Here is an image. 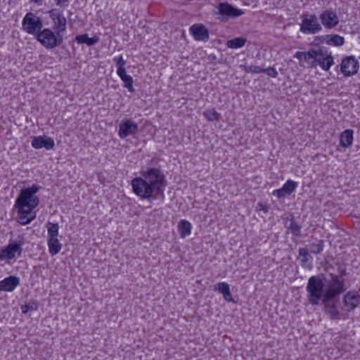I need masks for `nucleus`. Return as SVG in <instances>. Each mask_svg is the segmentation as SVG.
Instances as JSON below:
<instances>
[{
    "mask_svg": "<svg viewBox=\"0 0 360 360\" xmlns=\"http://www.w3.org/2000/svg\"><path fill=\"white\" fill-rule=\"evenodd\" d=\"M141 176L131 181L134 193L143 199H154L162 194L167 186L166 176L160 167L148 166L140 172Z\"/></svg>",
    "mask_w": 360,
    "mask_h": 360,
    "instance_id": "obj_1",
    "label": "nucleus"
},
{
    "mask_svg": "<svg viewBox=\"0 0 360 360\" xmlns=\"http://www.w3.org/2000/svg\"><path fill=\"white\" fill-rule=\"evenodd\" d=\"M41 188L39 185L34 184L32 186L20 191L14 205V210L18 213L17 221L19 224L26 225L35 219L36 212H34V209L39 203V199L36 193Z\"/></svg>",
    "mask_w": 360,
    "mask_h": 360,
    "instance_id": "obj_2",
    "label": "nucleus"
},
{
    "mask_svg": "<svg viewBox=\"0 0 360 360\" xmlns=\"http://www.w3.org/2000/svg\"><path fill=\"white\" fill-rule=\"evenodd\" d=\"M310 57L308 68H316L318 65L324 71L330 70L334 64L331 52L325 46H316L310 49Z\"/></svg>",
    "mask_w": 360,
    "mask_h": 360,
    "instance_id": "obj_3",
    "label": "nucleus"
},
{
    "mask_svg": "<svg viewBox=\"0 0 360 360\" xmlns=\"http://www.w3.org/2000/svg\"><path fill=\"white\" fill-rule=\"evenodd\" d=\"M307 298L311 305H319L325 299L324 283L320 276H312L306 286Z\"/></svg>",
    "mask_w": 360,
    "mask_h": 360,
    "instance_id": "obj_4",
    "label": "nucleus"
},
{
    "mask_svg": "<svg viewBox=\"0 0 360 360\" xmlns=\"http://www.w3.org/2000/svg\"><path fill=\"white\" fill-rule=\"evenodd\" d=\"M345 275V269H342L338 275L333 273L328 274L329 278L325 279L326 283L325 296L327 299H335L345 291L343 278Z\"/></svg>",
    "mask_w": 360,
    "mask_h": 360,
    "instance_id": "obj_5",
    "label": "nucleus"
},
{
    "mask_svg": "<svg viewBox=\"0 0 360 360\" xmlns=\"http://www.w3.org/2000/svg\"><path fill=\"white\" fill-rule=\"evenodd\" d=\"M36 38L41 44L48 49H54L55 47L60 46L63 42L62 35H56L49 28L41 30L36 36Z\"/></svg>",
    "mask_w": 360,
    "mask_h": 360,
    "instance_id": "obj_6",
    "label": "nucleus"
},
{
    "mask_svg": "<svg viewBox=\"0 0 360 360\" xmlns=\"http://www.w3.org/2000/svg\"><path fill=\"white\" fill-rule=\"evenodd\" d=\"M42 27L43 22L39 16L32 12L25 14L22 21L23 31L29 34L37 36Z\"/></svg>",
    "mask_w": 360,
    "mask_h": 360,
    "instance_id": "obj_7",
    "label": "nucleus"
},
{
    "mask_svg": "<svg viewBox=\"0 0 360 360\" xmlns=\"http://www.w3.org/2000/svg\"><path fill=\"white\" fill-rule=\"evenodd\" d=\"M300 31L305 34H316L322 30L321 24L315 14H304L302 16Z\"/></svg>",
    "mask_w": 360,
    "mask_h": 360,
    "instance_id": "obj_8",
    "label": "nucleus"
},
{
    "mask_svg": "<svg viewBox=\"0 0 360 360\" xmlns=\"http://www.w3.org/2000/svg\"><path fill=\"white\" fill-rule=\"evenodd\" d=\"M217 12L220 17L218 19L222 21H227L229 19H234L244 14V11L241 9L235 8L228 2H221L217 6Z\"/></svg>",
    "mask_w": 360,
    "mask_h": 360,
    "instance_id": "obj_9",
    "label": "nucleus"
},
{
    "mask_svg": "<svg viewBox=\"0 0 360 360\" xmlns=\"http://www.w3.org/2000/svg\"><path fill=\"white\" fill-rule=\"evenodd\" d=\"M22 243H10L7 246L1 248L0 250V260H11L15 258L16 255L18 257H20L22 252Z\"/></svg>",
    "mask_w": 360,
    "mask_h": 360,
    "instance_id": "obj_10",
    "label": "nucleus"
},
{
    "mask_svg": "<svg viewBox=\"0 0 360 360\" xmlns=\"http://www.w3.org/2000/svg\"><path fill=\"white\" fill-rule=\"evenodd\" d=\"M139 125L131 119L122 120L119 125L118 135L121 139L133 136L137 133Z\"/></svg>",
    "mask_w": 360,
    "mask_h": 360,
    "instance_id": "obj_11",
    "label": "nucleus"
},
{
    "mask_svg": "<svg viewBox=\"0 0 360 360\" xmlns=\"http://www.w3.org/2000/svg\"><path fill=\"white\" fill-rule=\"evenodd\" d=\"M359 67V62L354 56H347L342 59L340 70L345 76L349 77L357 73Z\"/></svg>",
    "mask_w": 360,
    "mask_h": 360,
    "instance_id": "obj_12",
    "label": "nucleus"
},
{
    "mask_svg": "<svg viewBox=\"0 0 360 360\" xmlns=\"http://www.w3.org/2000/svg\"><path fill=\"white\" fill-rule=\"evenodd\" d=\"M189 32L195 41H207L210 39V32L206 26L202 23L191 25Z\"/></svg>",
    "mask_w": 360,
    "mask_h": 360,
    "instance_id": "obj_13",
    "label": "nucleus"
},
{
    "mask_svg": "<svg viewBox=\"0 0 360 360\" xmlns=\"http://www.w3.org/2000/svg\"><path fill=\"white\" fill-rule=\"evenodd\" d=\"M31 145L34 149L44 148L47 150L53 149L55 146L54 140L48 136L42 135L32 137Z\"/></svg>",
    "mask_w": 360,
    "mask_h": 360,
    "instance_id": "obj_14",
    "label": "nucleus"
},
{
    "mask_svg": "<svg viewBox=\"0 0 360 360\" xmlns=\"http://www.w3.org/2000/svg\"><path fill=\"white\" fill-rule=\"evenodd\" d=\"M323 305L325 312L329 315L331 319L339 320L341 319L338 303L335 299H325L321 302Z\"/></svg>",
    "mask_w": 360,
    "mask_h": 360,
    "instance_id": "obj_15",
    "label": "nucleus"
},
{
    "mask_svg": "<svg viewBox=\"0 0 360 360\" xmlns=\"http://www.w3.org/2000/svg\"><path fill=\"white\" fill-rule=\"evenodd\" d=\"M321 25L327 29H332L339 23V18L336 13L332 10H325L319 16Z\"/></svg>",
    "mask_w": 360,
    "mask_h": 360,
    "instance_id": "obj_16",
    "label": "nucleus"
},
{
    "mask_svg": "<svg viewBox=\"0 0 360 360\" xmlns=\"http://www.w3.org/2000/svg\"><path fill=\"white\" fill-rule=\"evenodd\" d=\"M20 283V278L16 276L6 277L0 281V291L13 292Z\"/></svg>",
    "mask_w": 360,
    "mask_h": 360,
    "instance_id": "obj_17",
    "label": "nucleus"
},
{
    "mask_svg": "<svg viewBox=\"0 0 360 360\" xmlns=\"http://www.w3.org/2000/svg\"><path fill=\"white\" fill-rule=\"evenodd\" d=\"M343 302L349 311L353 310L360 303V295L354 292L348 291L344 296Z\"/></svg>",
    "mask_w": 360,
    "mask_h": 360,
    "instance_id": "obj_18",
    "label": "nucleus"
},
{
    "mask_svg": "<svg viewBox=\"0 0 360 360\" xmlns=\"http://www.w3.org/2000/svg\"><path fill=\"white\" fill-rule=\"evenodd\" d=\"M285 227L288 229V231L292 234V236H300L302 227L295 221L293 216L290 215L286 218Z\"/></svg>",
    "mask_w": 360,
    "mask_h": 360,
    "instance_id": "obj_19",
    "label": "nucleus"
},
{
    "mask_svg": "<svg viewBox=\"0 0 360 360\" xmlns=\"http://www.w3.org/2000/svg\"><path fill=\"white\" fill-rule=\"evenodd\" d=\"M321 42H325L330 46H340L345 43L344 37L338 34H327L321 37Z\"/></svg>",
    "mask_w": 360,
    "mask_h": 360,
    "instance_id": "obj_20",
    "label": "nucleus"
},
{
    "mask_svg": "<svg viewBox=\"0 0 360 360\" xmlns=\"http://www.w3.org/2000/svg\"><path fill=\"white\" fill-rule=\"evenodd\" d=\"M214 290H218L220 293L222 294L224 299L227 302H235L231 292L230 290L229 285L226 282H220L218 283L215 287Z\"/></svg>",
    "mask_w": 360,
    "mask_h": 360,
    "instance_id": "obj_21",
    "label": "nucleus"
},
{
    "mask_svg": "<svg viewBox=\"0 0 360 360\" xmlns=\"http://www.w3.org/2000/svg\"><path fill=\"white\" fill-rule=\"evenodd\" d=\"M353 134L352 129H346L342 132L340 137V145L344 148H348L352 146L353 143Z\"/></svg>",
    "mask_w": 360,
    "mask_h": 360,
    "instance_id": "obj_22",
    "label": "nucleus"
},
{
    "mask_svg": "<svg viewBox=\"0 0 360 360\" xmlns=\"http://www.w3.org/2000/svg\"><path fill=\"white\" fill-rule=\"evenodd\" d=\"M100 39L98 37L95 36L94 37H89L87 34H83L77 35L75 37V41L79 44H86L89 46L95 45L99 41Z\"/></svg>",
    "mask_w": 360,
    "mask_h": 360,
    "instance_id": "obj_23",
    "label": "nucleus"
},
{
    "mask_svg": "<svg viewBox=\"0 0 360 360\" xmlns=\"http://www.w3.org/2000/svg\"><path fill=\"white\" fill-rule=\"evenodd\" d=\"M178 229L180 234L181 238H185L188 236L191 232V224L186 220L181 219L178 224Z\"/></svg>",
    "mask_w": 360,
    "mask_h": 360,
    "instance_id": "obj_24",
    "label": "nucleus"
},
{
    "mask_svg": "<svg viewBox=\"0 0 360 360\" xmlns=\"http://www.w3.org/2000/svg\"><path fill=\"white\" fill-rule=\"evenodd\" d=\"M48 246L49 253L52 255H56L62 249V244L59 242L58 238L51 237L48 238Z\"/></svg>",
    "mask_w": 360,
    "mask_h": 360,
    "instance_id": "obj_25",
    "label": "nucleus"
},
{
    "mask_svg": "<svg viewBox=\"0 0 360 360\" xmlns=\"http://www.w3.org/2000/svg\"><path fill=\"white\" fill-rule=\"evenodd\" d=\"M299 257L302 266H304L307 263H311L313 261V257L309 254V250L306 248H300Z\"/></svg>",
    "mask_w": 360,
    "mask_h": 360,
    "instance_id": "obj_26",
    "label": "nucleus"
},
{
    "mask_svg": "<svg viewBox=\"0 0 360 360\" xmlns=\"http://www.w3.org/2000/svg\"><path fill=\"white\" fill-rule=\"evenodd\" d=\"M54 22V29L56 30V34L60 36L61 33L63 32L66 29V23L67 20L65 17L62 15L59 16L58 19H56Z\"/></svg>",
    "mask_w": 360,
    "mask_h": 360,
    "instance_id": "obj_27",
    "label": "nucleus"
},
{
    "mask_svg": "<svg viewBox=\"0 0 360 360\" xmlns=\"http://www.w3.org/2000/svg\"><path fill=\"white\" fill-rule=\"evenodd\" d=\"M246 41L247 40L245 38L236 37L234 39L228 40L226 41V46L231 49H238L244 46Z\"/></svg>",
    "mask_w": 360,
    "mask_h": 360,
    "instance_id": "obj_28",
    "label": "nucleus"
},
{
    "mask_svg": "<svg viewBox=\"0 0 360 360\" xmlns=\"http://www.w3.org/2000/svg\"><path fill=\"white\" fill-rule=\"evenodd\" d=\"M310 53V49L307 51H297L294 55V58H297L299 60V63L301 66L303 65L302 64V62L306 63L307 67L308 68V63H309L310 57L308 56V54Z\"/></svg>",
    "mask_w": 360,
    "mask_h": 360,
    "instance_id": "obj_29",
    "label": "nucleus"
},
{
    "mask_svg": "<svg viewBox=\"0 0 360 360\" xmlns=\"http://www.w3.org/2000/svg\"><path fill=\"white\" fill-rule=\"evenodd\" d=\"M59 225L58 223H47L48 238H57L58 236Z\"/></svg>",
    "mask_w": 360,
    "mask_h": 360,
    "instance_id": "obj_30",
    "label": "nucleus"
},
{
    "mask_svg": "<svg viewBox=\"0 0 360 360\" xmlns=\"http://www.w3.org/2000/svg\"><path fill=\"white\" fill-rule=\"evenodd\" d=\"M298 186V183L292 180H288L283 186L282 188L287 195L293 193Z\"/></svg>",
    "mask_w": 360,
    "mask_h": 360,
    "instance_id": "obj_31",
    "label": "nucleus"
},
{
    "mask_svg": "<svg viewBox=\"0 0 360 360\" xmlns=\"http://www.w3.org/2000/svg\"><path fill=\"white\" fill-rule=\"evenodd\" d=\"M203 115L208 121L219 120L220 117V114L214 108L205 111Z\"/></svg>",
    "mask_w": 360,
    "mask_h": 360,
    "instance_id": "obj_32",
    "label": "nucleus"
},
{
    "mask_svg": "<svg viewBox=\"0 0 360 360\" xmlns=\"http://www.w3.org/2000/svg\"><path fill=\"white\" fill-rule=\"evenodd\" d=\"M240 68L245 72H250L252 74H259L262 72V68L256 65H241Z\"/></svg>",
    "mask_w": 360,
    "mask_h": 360,
    "instance_id": "obj_33",
    "label": "nucleus"
},
{
    "mask_svg": "<svg viewBox=\"0 0 360 360\" xmlns=\"http://www.w3.org/2000/svg\"><path fill=\"white\" fill-rule=\"evenodd\" d=\"M323 240H319L316 243L310 245V252L314 254H319L323 250Z\"/></svg>",
    "mask_w": 360,
    "mask_h": 360,
    "instance_id": "obj_34",
    "label": "nucleus"
},
{
    "mask_svg": "<svg viewBox=\"0 0 360 360\" xmlns=\"http://www.w3.org/2000/svg\"><path fill=\"white\" fill-rule=\"evenodd\" d=\"M122 81L124 83V87L127 88L129 92L134 93L135 91L133 87V78L130 75L123 78Z\"/></svg>",
    "mask_w": 360,
    "mask_h": 360,
    "instance_id": "obj_35",
    "label": "nucleus"
},
{
    "mask_svg": "<svg viewBox=\"0 0 360 360\" xmlns=\"http://www.w3.org/2000/svg\"><path fill=\"white\" fill-rule=\"evenodd\" d=\"M38 306L36 303H29L27 304H23L20 307V309L22 314H27L29 311H36Z\"/></svg>",
    "mask_w": 360,
    "mask_h": 360,
    "instance_id": "obj_36",
    "label": "nucleus"
},
{
    "mask_svg": "<svg viewBox=\"0 0 360 360\" xmlns=\"http://www.w3.org/2000/svg\"><path fill=\"white\" fill-rule=\"evenodd\" d=\"M262 72L266 73L269 77L276 78L278 76L277 70L274 68H262Z\"/></svg>",
    "mask_w": 360,
    "mask_h": 360,
    "instance_id": "obj_37",
    "label": "nucleus"
},
{
    "mask_svg": "<svg viewBox=\"0 0 360 360\" xmlns=\"http://www.w3.org/2000/svg\"><path fill=\"white\" fill-rule=\"evenodd\" d=\"M49 17L55 21L58 18L59 16H61L63 14L58 13L56 9L53 8L49 11Z\"/></svg>",
    "mask_w": 360,
    "mask_h": 360,
    "instance_id": "obj_38",
    "label": "nucleus"
},
{
    "mask_svg": "<svg viewBox=\"0 0 360 360\" xmlns=\"http://www.w3.org/2000/svg\"><path fill=\"white\" fill-rule=\"evenodd\" d=\"M272 194L278 198H283L287 195L285 193H284V191L283 190L282 188L277 190H274Z\"/></svg>",
    "mask_w": 360,
    "mask_h": 360,
    "instance_id": "obj_39",
    "label": "nucleus"
},
{
    "mask_svg": "<svg viewBox=\"0 0 360 360\" xmlns=\"http://www.w3.org/2000/svg\"><path fill=\"white\" fill-rule=\"evenodd\" d=\"M113 60L116 62L117 68H124L126 63L122 56H120L117 58H115Z\"/></svg>",
    "mask_w": 360,
    "mask_h": 360,
    "instance_id": "obj_40",
    "label": "nucleus"
},
{
    "mask_svg": "<svg viewBox=\"0 0 360 360\" xmlns=\"http://www.w3.org/2000/svg\"><path fill=\"white\" fill-rule=\"evenodd\" d=\"M117 73L120 76L121 79L129 76V75H127L126 72L124 67V68H117Z\"/></svg>",
    "mask_w": 360,
    "mask_h": 360,
    "instance_id": "obj_41",
    "label": "nucleus"
},
{
    "mask_svg": "<svg viewBox=\"0 0 360 360\" xmlns=\"http://www.w3.org/2000/svg\"><path fill=\"white\" fill-rule=\"evenodd\" d=\"M257 208L259 210H262L263 211L264 213H267L268 211H269V207L266 205H264L262 202H259L257 204Z\"/></svg>",
    "mask_w": 360,
    "mask_h": 360,
    "instance_id": "obj_42",
    "label": "nucleus"
},
{
    "mask_svg": "<svg viewBox=\"0 0 360 360\" xmlns=\"http://www.w3.org/2000/svg\"><path fill=\"white\" fill-rule=\"evenodd\" d=\"M55 1H56L57 6H59L60 7H65L68 6L67 2L69 0H55Z\"/></svg>",
    "mask_w": 360,
    "mask_h": 360,
    "instance_id": "obj_43",
    "label": "nucleus"
},
{
    "mask_svg": "<svg viewBox=\"0 0 360 360\" xmlns=\"http://www.w3.org/2000/svg\"><path fill=\"white\" fill-rule=\"evenodd\" d=\"M35 3L41 4V0H33Z\"/></svg>",
    "mask_w": 360,
    "mask_h": 360,
    "instance_id": "obj_44",
    "label": "nucleus"
}]
</instances>
